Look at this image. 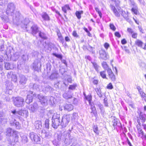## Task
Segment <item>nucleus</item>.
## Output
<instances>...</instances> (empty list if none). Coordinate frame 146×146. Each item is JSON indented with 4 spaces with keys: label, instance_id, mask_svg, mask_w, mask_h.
Here are the masks:
<instances>
[{
    "label": "nucleus",
    "instance_id": "obj_31",
    "mask_svg": "<svg viewBox=\"0 0 146 146\" xmlns=\"http://www.w3.org/2000/svg\"><path fill=\"white\" fill-rule=\"evenodd\" d=\"M143 43L139 39H137L135 42V44L136 45L139 47H142V46Z\"/></svg>",
    "mask_w": 146,
    "mask_h": 146
},
{
    "label": "nucleus",
    "instance_id": "obj_7",
    "mask_svg": "<svg viewBox=\"0 0 146 146\" xmlns=\"http://www.w3.org/2000/svg\"><path fill=\"white\" fill-rule=\"evenodd\" d=\"M30 137L32 141L35 143L40 144V138L37 135L33 132H31L29 134Z\"/></svg>",
    "mask_w": 146,
    "mask_h": 146
},
{
    "label": "nucleus",
    "instance_id": "obj_34",
    "mask_svg": "<svg viewBox=\"0 0 146 146\" xmlns=\"http://www.w3.org/2000/svg\"><path fill=\"white\" fill-rule=\"evenodd\" d=\"M70 9V7L68 5H66L62 7V10L64 12L65 14L67 13V10Z\"/></svg>",
    "mask_w": 146,
    "mask_h": 146
},
{
    "label": "nucleus",
    "instance_id": "obj_51",
    "mask_svg": "<svg viewBox=\"0 0 146 146\" xmlns=\"http://www.w3.org/2000/svg\"><path fill=\"white\" fill-rule=\"evenodd\" d=\"M110 27L111 29L113 31H115L116 30V27L113 23H110Z\"/></svg>",
    "mask_w": 146,
    "mask_h": 146
},
{
    "label": "nucleus",
    "instance_id": "obj_57",
    "mask_svg": "<svg viewBox=\"0 0 146 146\" xmlns=\"http://www.w3.org/2000/svg\"><path fill=\"white\" fill-rule=\"evenodd\" d=\"M107 88L110 89H111L113 88V87L111 83H110L107 86Z\"/></svg>",
    "mask_w": 146,
    "mask_h": 146
},
{
    "label": "nucleus",
    "instance_id": "obj_6",
    "mask_svg": "<svg viewBox=\"0 0 146 146\" xmlns=\"http://www.w3.org/2000/svg\"><path fill=\"white\" fill-rule=\"evenodd\" d=\"M70 115H63L60 122V125L62 127H65L68 125L70 121Z\"/></svg>",
    "mask_w": 146,
    "mask_h": 146
},
{
    "label": "nucleus",
    "instance_id": "obj_4",
    "mask_svg": "<svg viewBox=\"0 0 146 146\" xmlns=\"http://www.w3.org/2000/svg\"><path fill=\"white\" fill-rule=\"evenodd\" d=\"M70 130H69L68 132H64V136L65 140V143L66 145H69L73 141L75 140V138L70 135Z\"/></svg>",
    "mask_w": 146,
    "mask_h": 146
},
{
    "label": "nucleus",
    "instance_id": "obj_61",
    "mask_svg": "<svg viewBox=\"0 0 146 146\" xmlns=\"http://www.w3.org/2000/svg\"><path fill=\"white\" fill-rule=\"evenodd\" d=\"M7 2L5 0H0V5L2 6Z\"/></svg>",
    "mask_w": 146,
    "mask_h": 146
},
{
    "label": "nucleus",
    "instance_id": "obj_23",
    "mask_svg": "<svg viewBox=\"0 0 146 146\" xmlns=\"http://www.w3.org/2000/svg\"><path fill=\"white\" fill-rule=\"evenodd\" d=\"M137 131L139 134L138 137H140L141 136L140 135H141V137L143 139L146 138V134L144 133L142 129H138Z\"/></svg>",
    "mask_w": 146,
    "mask_h": 146
},
{
    "label": "nucleus",
    "instance_id": "obj_54",
    "mask_svg": "<svg viewBox=\"0 0 146 146\" xmlns=\"http://www.w3.org/2000/svg\"><path fill=\"white\" fill-rule=\"evenodd\" d=\"M95 9L96 11L98 13L100 17L101 18L102 17V14L101 12L99 10V9L97 7H95Z\"/></svg>",
    "mask_w": 146,
    "mask_h": 146
},
{
    "label": "nucleus",
    "instance_id": "obj_12",
    "mask_svg": "<svg viewBox=\"0 0 146 146\" xmlns=\"http://www.w3.org/2000/svg\"><path fill=\"white\" fill-rule=\"evenodd\" d=\"M37 97L42 104H47V99L46 97H44L41 94H38L37 95Z\"/></svg>",
    "mask_w": 146,
    "mask_h": 146
},
{
    "label": "nucleus",
    "instance_id": "obj_37",
    "mask_svg": "<svg viewBox=\"0 0 146 146\" xmlns=\"http://www.w3.org/2000/svg\"><path fill=\"white\" fill-rule=\"evenodd\" d=\"M102 66L104 68L105 70H107L109 68L108 65L106 62H103L102 63Z\"/></svg>",
    "mask_w": 146,
    "mask_h": 146
},
{
    "label": "nucleus",
    "instance_id": "obj_58",
    "mask_svg": "<svg viewBox=\"0 0 146 146\" xmlns=\"http://www.w3.org/2000/svg\"><path fill=\"white\" fill-rule=\"evenodd\" d=\"M107 99L106 98H105L104 100V105L105 106L108 107V104L107 102Z\"/></svg>",
    "mask_w": 146,
    "mask_h": 146
},
{
    "label": "nucleus",
    "instance_id": "obj_22",
    "mask_svg": "<svg viewBox=\"0 0 146 146\" xmlns=\"http://www.w3.org/2000/svg\"><path fill=\"white\" fill-rule=\"evenodd\" d=\"M59 77V74L57 72H55L52 73L49 77V79L52 80L55 79H57Z\"/></svg>",
    "mask_w": 146,
    "mask_h": 146
},
{
    "label": "nucleus",
    "instance_id": "obj_28",
    "mask_svg": "<svg viewBox=\"0 0 146 146\" xmlns=\"http://www.w3.org/2000/svg\"><path fill=\"white\" fill-rule=\"evenodd\" d=\"M78 113L76 112H74L72 114L71 117V120L72 121H74L75 120H77L78 119Z\"/></svg>",
    "mask_w": 146,
    "mask_h": 146
},
{
    "label": "nucleus",
    "instance_id": "obj_29",
    "mask_svg": "<svg viewBox=\"0 0 146 146\" xmlns=\"http://www.w3.org/2000/svg\"><path fill=\"white\" fill-rule=\"evenodd\" d=\"M5 68L7 70L12 69L13 67L11 66V64L9 62H6L5 63Z\"/></svg>",
    "mask_w": 146,
    "mask_h": 146
},
{
    "label": "nucleus",
    "instance_id": "obj_48",
    "mask_svg": "<svg viewBox=\"0 0 146 146\" xmlns=\"http://www.w3.org/2000/svg\"><path fill=\"white\" fill-rule=\"evenodd\" d=\"M92 63L93 64V65L94 67V68L95 69L96 71H98V68L99 67L98 66L97 64V63L94 62H92Z\"/></svg>",
    "mask_w": 146,
    "mask_h": 146
},
{
    "label": "nucleus",
    "instance_id": "obj_49",
    "mask_svg": "<svg viewBox=\"0 0 146 146\" xmlns=\"http://www.w3.org/2000/svg\"><path fill=\"white\" fill-rule=\"evenodd\" d=\"M109 77L112 81H114L115 80V76L113 73L109 75Z\"/></svg>",
    "mask_w": 146,
    "mask_h": 146
},
{
    "label": "nucleus",
    "instance_id": "obj_10",
    "mask_svg": "<svg viewBox=\"0 0 146 146\" xmlns=\"http://www.w3.org/2000/svg\"><path fill=\"white\" fill-rule=\"evenodd\" d=\"M33 68L36 71H38L41 67L40 61L37 59L35 60L32 64Z\"/></svg>",
    "mask_w": 146,
    "mask_h": 146
},
{
    "label": "nucleus",
    "instance_id": "obj_3",
    "mask_svg": "<svg viewBox=\"0 0 146 146\" xmlns=\"http://www.w3.org/2000/svg\"><path fill=\"white\" fill-rule=\"evenodd\" d=\"M16 6L13 2H9L7 5V8L6 10V13L8 15L14 16V12L15 10Z\"/></svg>",
    "mask_w": 146,
    "mask_h": 146
},
{
    "label": "nucleus",
    "instance_id": "obj_21",
    "mask_svg": "<svg viewBox=\"0 0 146 146\" xmlns=\"http://www.w3.org/2000/svg\"><path fill=\"white\" fill-rule=\"evenodd\" d=\"M0 121L2 124L5 123L6 122V119L4 113L0 111Z\"/></svg>",
    "mask_w": 146,
    "mask_h": 146
},
{
    "label": "nucleus",
    "instance_id": "obj_42",
    "mask_svg": "<svg viewBox=\"0 0 146 146\" xmlns=\"http://www.w3.org/2000/svg\"><path fill=\"white\" fill-rule=\"evenodd\" d=\"M130 1V4L133 6V7L137 8V6L133 0H129Z\"/></svg>",
    "mask_w": 146,
    "mask_h": 146
},
{
    "label": "nucleus",
    "instance_id": "obj_27",
    "mask_svg": "<svg viewBox=\"0 0 146 146\" xmlns=\"http://www.w3.org/2000/svg\"><path fill=\"white\" fill-rule=\"evenodd\" d=\"M35 126L36 128L37 129H41L42 127V123L40 121H37L35 122Z\"/></svg>",
    "mask_w": 146,
    "mask_h": 146
},
{
    "label": "nucleus",
    "instance_id": "obj_60",
    "mask_svg": "<svg viewBox=\"0 0 146 146\" xmlns=\"http://www.w3.org/2000/svg\"><path fill=\"white\" fill-rule=\"evenodd\" d=\"M107 70L109 76L112 74L113 73L112 72L111 69L110 68L108 69Z\"/></svg>",
    "mask_w": 146,
    "mask_h": 146
},
{
    "label": "nucleus",
    "instance_id": "obj_13",
    "mask_svg": "<svg viewBox=\"0 0 146 146\" xmlns=\"http://www.w3.org/2000/svg\"><path fill=\"white\" fill-rule=\"evenodd\" d=\"M117 9L120 12H121V15L124 18H125L127 21L129 22V19L128 17V12L126 13L124 11H122V10L121 9L120 7H119L117 8Z\"/></svg>",
    "mask_w": 146,
    "mask_h": 146
},
{
    "label": "nucleus",
    "instance_id": "obj_45",
    "mask_svg": "<svg viewBox=\"0 0 146 146\" xmlns=\"http://www.w3.org/2000/svg\"><path fill=\"white\" fill-rule=\"evenodd\" d=\"M77 86V85L76 84H74L73 85H70L68 88V89L70 90H74Z\"/></svg>",
    "mask_w": 146,
    "mask_h": 146
},
{
    "label": "nucleus",
    "instance_id": "obj_44",
    "mask_svg": "<svg viewBox=\"0 0 146 146\" xmlns=\"http://www.w3.org/2000/svg\"><path fill=\"white\" fill-rule=\"evenodd\" d=\"M93 130L94 132L97 134H98L99 133V131L98 129V127L96 125H94L93 127Z\"/></svg>",
    "mask_w": 146,
    "mask_h": 146
},
{
    "label": "nucleus",
    "instance_id": "obj_35",
    "mask_svg": "<svg viewBox=\"0 0 146 146\" xmlns=\"http://www.w3.org/2000/svg\"><path fill=\"white\" fill-rule=\"evenodd\" d=\"M39 36L41 38L44 39H46L47 37L46 35L44 33L42 32L41 31H39Z\"/></svg>",
    "mask_w": 146,
    "mask_h": 146
},
{
    "label": "nucleus",
    "instance_id": "obj_24",
    "mask_svg": "<svg viewBox=\"0 0 146 146\" xmlns=\"http://www.w3.org/2000/svg\"><path fill=\"white\" fill-rule=\"evenodd\" d=\"M139 118L141 120V122L144 123L146 120V115L142 112H141L139 115Z\"/></svg>",
    "mask_w": 146,
    "mask_h": 146
},
{
    "label": "nucleus",
    "instance_id": "obj_52",
    "mask_svg": "<svg viewBox=\"0 0 146 146\" xmlns=\"http://www.w3.org/2000/svg\"><path fill=\"white\" fill-rule=\"evenodd\" d=\"M53 55L55 57H56L59 58L61 59L62 58V55L61 54H58L56 53H54L53 54Z\"/></svg>",
    "mask_w": 146,
    "mask_h": 146
},
{
    "label": "nucleus",
    "instance_id": "obj_41",
    "mask_svg": "<svg viewBox=\"0 0 146 146\" xmlns=\"http://www.w3.org/2000/svg\"><path fill=\"white\" fill-rule=\"evenodd\" d=\"M98 106L100 110L102 112L104 113V109L103 106L100 103H98Z\"/></svg>",
    "mask_w": 146,
    "mask_h": 146
},
{
    "label": "nucleus",
    "instance_id": "obj_38",
    "mask_svg": "<svg viewBox=\"0 0 146 146\" xmlns=\"http://www.w3.org/2000/svg\"><path fill=\"white\" fill-rule=\"evenodd\" d=\"M60 114H58L57 113H55L53 115L52 119H60Z\"/></svg>",
    "mask_w": 146,
    "mask_h": 146
},
{
    "label": "nucleus",
    "instance_id": "obj_46",
    "mask_svg": "<svg viewBox=\"0 0 146 146\" xmlns=\"http://www.w3.org/2000/svg\"><path fill=\"white\" fill-rule=\"evenodd\" d=\"M112 1H114L115 4V6L117 7V8L118 7L120 4V1L119 0H111Z\"/></svg>",
    "mask_w": 146,
    "mask_h": 146
},
{
    "label": "nucleus",
    "instance_id": "obj_18",
    "mask_svg": "<svg viewBox=\"0 0 146 146\" xmlns=\"http://www.w3.org/2000/svg\"><path fill=\"white\" fill-rule=\"evenodd\" d=\"M110 6L115 16L117 17H119L120 16L119 13L120 12L118 10H117V9H116L115 7L112 5H110Z\"/></svg>",
    "mask_w": 146,
    "mask_h": 146
},
{
    "label": "nucleus",
    "instance_id": "obj_1",
    "mask_svg": "<svg viewBox=\"0 0 146 146\" xmlns=\"http://www.w3.org/2000/svg\"><path fill=\"white\" fill-rule=\"evenodd\" d=\"M14 23L17 25H24V27L27 28V24L29 22V20L28 18L24 19L23 16L21 15L19 11H16L15 15L13 17Z\"/></svg>",
    "mask_w": 146,
    "mask_h": 146
},
{
    "label": "nucleus",
    "instance_id": "obj_36",
    "mask_svg": "<svg viewBox=\"0 0 146 146\" xmlns=\"http://www.w3.org/2000/svg\"><path fill=\"white\" fill-rule=\"evenodd\" d=\"M96 90L98 95L99 96V97L100 98H101L102 96V94L100 88H96Z\"/></svg>",
    "mask_w": 146,
    "mask_h": 146
},
{
    "label": "nucleus",
    "instance_id": "obj_56",
    "mask_svg": "<svg viewBox=\"0 0 146 146\" xmlns=\"http://www.w3.org/2000/svg\"><path fill=\"white\" fill-rule=\"evenodd\" d=\"M64 135L63 136L61 134H59L58 135V139L59 141H60L62 139H63V137H64Z\"/></svg>",
    "mask_w": 146,
    "mask_h": 146
},
{
    "label": "nucleus",
    "instance_id": "obj_53",
    "mask_svg": "<svg viewBox=\"0 0 146 146\" xmlns=\"http://www.w3.org/2000/svg\"><path fill=\"white\" fill-rule=\"evenodd\" d=\"M137 8H135V7H133L131 9V11L132 12H133L135 14H137Z\"/></svg>",
    "mask_w": 146,
    "mask_h": 146
},
{
    "label": "nucleus",
    "instance_id": "obj_26",
    "mask_svg": "<svg viewBox=\"0 0 146 146\" xmlns=\"http://www.w3.org/2000/svg\"><path fill=\"white\" fill-rule=\"evenodd\" d=\"M41 17L44 21H49L50 20V17L46 13L43 12L41 14Z\"/></svg>",
    "mask_w": 146,
    "mask_h": 146
},
{
    "label": "nucleus",
    "instance_id": "obj_14",
    "mask_svg": "<svg viewBox=\"0 0 146 146\" xmlns=\"http://www.w3.org/2000/svg\"><path fill=\"white\" fill-rule=\"evenodd\" d=\"M52 125L54 129H57L60 124V119H52Z\"/></svg>",
    "mask_w": 146,
    "mask_h": 146
},
{
    "label": "nucleus",
    "instance_id": "obj_5",
    "mask_svg": "<svg viewBox=\"0 0 146 146\" xmlns=\"http://www.w3.org/2000/svg\"><path fill=\"white\" fill-rule=\"evenodd\" d=\"M13 101L14 105L18 107H22L24 105V100L21 97L13 98Z\"/></svg>",
    "mask_w": 146,
    "mask_h": 146
},
{
    "label": "nucleus",
    "instance_id": "obj_50",
    "mask_svg": "<svg viewBox=\"0 0 146 146\" xmlns=\"http://www.w3.org/2000/svg\"><path fill=\"white\" fill-rule=\"evenodd\" d=\"M22 142L23 143H27L28 141L27 137L26 136L23 137L22 139Z\"/></svg>",
    "mask_w": 146,
    "mask_h": 146
},
{
    "label": "nucleus",
    "instance_id": "obj_64",
    "mask_svg": "<svg viewBox=\"0 0 146 146\" xmlns=\"http://www.w3.org/2000/svg\"><path fill=\"white\" fill-rule=\"evenodd\" d=\"M65 72V69L64 68H62L60 70V72L62 75H63Z\"/></svg>",
    "mask_w": 146,
    "mask_h": 146
},
{
    "label": "nucleus",
    "instance_id": "obj_59",
    "mask_svg": "<svg viewBox=\"0 0 146 146\" xmlns=\"http://www.w3.org/2000/svg\"><path fill=\"white\" fill-rule=\"evenodd\" d=\"M129 105L132 108H135L134 104L133 102H129Z\"/></svg>",
    "mask_w": 146,
    "mask_h": 146
},
{
    "label": "nucleus",
    "instance_id": "obj_30",
    "mask_svg": "<svg viewBox=\"0 0 146 146\" xmlns=\"http://www.w3.org/2000/svg\"><path fill=\"white\" fill-rule=\"evenodd\" d=\"M83 12L82 11H76V12L75 14L77 18L78 19H80L81 17V15L83 14Z\"/></svg>",
    "mask_w": 146,
    "mask_h": 146
},
{
    "label": "nucleus",
    "instance_id": "obj_43",
    "mask_svg": "<svg viewBox=\"0 0 146 146\" xmlns=\"http://www.w3.org/2000/svg\"><path fill=\"white\" fill-rule=\"evenodd\" d=\"M100 76L102 77L103 78L107 79L106 77V74L105 71L101 72L100 73Z\"/></svg>",
    "mask_w": 146,
    "mask_h": 146
},
{
    "label": "nucleus",
    "instance_id": "obj_16",
    "mask_svg": "<svg viewBox=\"0 0 146 146\" xmlns=\"http://www.w3.org/2000/svg\"><path fill=\"white\" fill-rule=\"evenodd\" d=\"M31 33L34 36H35L36 34L39 32V29L38 27L36 25H33L31 27Z\"/></svg>",
    "mask_w": 146,
    "mask_h": 146
},
{
    "label": "nucleus",
    "instance_id": "obj_20",
    "mask_svg": "<svg viewBox=\"0 0 146 146\" xmlns=\"http://www.w3.org/2000/svg\"><path fill=\"white\" fill-rule=\"evenodd\" d=\"M63 98L66 99L71 98L72 97V94L70 90L66 92L63 95Z\"/></svg>",
    "mask_w": 146,
    "mask_h": 146
},
{
    "label": "nucleus",
    "instance_id": "obj_15",
    "mask_svg": "<svg viewBox=\"0 0 146 146\" xmlns=\"http://www.w3.org/2000/svg\"><path fill=\"white\" fill-rule=\"evenodd\" d=\"M10 124L11 126L15 127L17 129H20L21 126L19 122L14 119L13 121H10Z\"/></svg>",
    "mask_w": 146,
    "mask_h": 146
},
{
    "label": "nucleus",
    "instance_id": "obj_47",
    "mask_svg": "<svg viewBox=\"0 0 146 146\" xmlns=\"http://www.w3.org/2000/svg\"><path fill=\"white\" fill-rule=\"evenodd\" d=\"M45 127L48 129L49 128V120L48 119H46L45 121Z\"/></svg>",
    "mask_w": 146,
    "mask_h": 146
},
{
    "label": "nucleus",
    "instance_id": "obj_40",
    "mask_svg": "<svg viewBox=\"0 0 146 146\" xmlns=\"http://www.w3.org/2000/svg\"><path fill=\"white\" fill-rule=\"evenodd\" d=\"M89 105L91 106V108L92 110L91 113H93L94 114L96 112V110L95 106L92 105L91 102V104Z\"/></svg>",
    "mask_w": 146,
    "mask_h": 146
},
{
    "label": "nucleus",
    "instance_id": "obj_2",
    "mask_svg": "<svg viewBox=\"0 0 146 146\" xmlns=\"http://www.w3.org/2000/svg\"><path fill=\"white\" fill-rule=\"evenodd\" d=\"M7 135L13 137V140L14 142H17L19 140L18 132L14 131L11 128H8L6 131Z\"/></svg>",
    "mask_w": 146,
    "mask_h": 146
},
{
    "label": "nucleus",
    "instance_id": "obj_55",
    "mask_svg": "<svg viewBox=\"0 0 146 146\" xmlns=\"http://www.w3.org/2000/svg\"><path fill=\"white\" fill-rule=\"evenodd\" d=\"M139 92L141 94V96L142 98H146V95L145 93H144L142 91H139Z\"/></svg>",
    "mask_w": 146,
    "mask_h": 146
},
{
    "label": "nucleus",
    "instance_id": "obj_32",
    "mask_svg": "<svg viewBox=\"0 0 146 146\" xmlns=\"http://www.w3.org/2000/svg\"><path fill=\"white\" fill-rule=\"evenodd\" d=\"M30 87L31 86L33 87V88L34 90H39L40 86L37 84H31L30 85Z\"/></svg>",
    "mask_w": 146,
    "mask_h": 146
},
{
    "label": "nucleus",
    "instance_id": "obj_17",
    "mask_svg": "<svg viewBox=\"0 0 146 146\" xmlns=\"http://www.w3.org/2000/svg\"><path fill=\"white\" fill-rule=\"evenodd\" d=\"M38 105L36 102H35L33 104L29 106V109L32 112H34L38 108Z\"/></svg>",
    "mask_w": 146,
    "mask_h": 146
},
{
    "label": "nucleus",
    "instance_id": "obj_9",
    "mask_svg": "<svg viewBox=\"0 0 146 146\" xmlns=\"http://www.w3.org/2000/svg\"><path fill=\"white\" fill-rule=\"evenodd\" d=\"M99 53L100 56L99 58L102 59L106 60L108 59L109 57L108 55L105 51V50L103 49H101L99 50Z\"/></svg>",
    "mask_w": 146,
    "mask_h": 146
},
{
    "label": "nucleus",
    "instance_id": "obj_19",
    "mask_svg": "<svg viewBox=\"0 0 146 146\" xmlns=\"http://www.w3.org/2000/svg\"><path fill=\"white\" fill-rule=\"evenodd\" d=\"M33 92L32 91H30L29 93L31 94V95L29 94H28L27 96V99L26 100L25 102L27 104H29L32 102L33 101V97L32 95L33 94Z\"/></svg>",
    "mask_w": 146,
    "mask_h": 146
},
{
    "label": "nucleus",
    "instance_id": "obj_11",
    "mask_svg": "<svg viewBox=\"0 0 146 146\" xmlns=\"http://www.w3.org/2000/svg\"><path fill=\"white\" fill-rule=\"evenodd\" d=\"M19 84L23 86L26 84L28 79L25 76L21 74L19 76Z\"/></svg>",
    "mask_w": 146,
    "mask_h": 146
},
{
    "label": "nucleus",
    "instance_id": "obj_8",
    "mask_svg": "<svg viewBox=\"0 0 146 146\" xmlns=\"http://www.w3.org/2000/svg\"><path fill=\"white\" fill-rule=\"evenodd\" d=\"M12 113L16 117H19L18 115H21L25 117H27L28 116V112L26 110H20L17 111L16 110L11 111Z\"/></svg>",
    "mask_w": 146,
    "mask_h": 146
},
{
    "label": "nucleus",
    "instance_id": "obj_33",
    "mask_svg": "<svg viewBox=\"0 0 146 146\" xmlns=\"http://www.w3.org/2000/svg\"><path fill=\"white\" fill-rule=\"evenodd\" d=\"M112 122L113 123V125L114 128L116 127V126L117 125L118 126H119L121 125L120 123H118L117 119L116 118H114L112 121Z\"/></svg>",
    "mask_w": 146,
    "mask_h": 146
},
{
    "label": "nucleus",
    "instance_id": "obj_39",
    "mask_svg": "<svg viewBox=\"0 0 146 146\" xmlns=\"http://www.w3.org/2000/svg\"><path fill=\"white\" fill-rule=\"evenodd\" d=\"M86 97V98H85L88 101L89 104H91V101L92 99V96L90 95H88Z\"/></svg>",
    "mask_w": 146,
    "mask_h": 146
},
{
    "label": "nucleus",
    "instance_id": "obj_62",
    "mask_svg": "<svg viewBox=\"0 0 146 146\" xmlns=\"http://www.w3.org/2000/svg\"><path fill=\"white\" fill-rule=\"evenodd\" d=\"M104 46L106 49H107L110 46V45L108 43L106 42L104 44Z\"/></svg>",
    "mask_w": 146,
    "mask_h": 146
},
{
    "label": "nucleus",
    "instance_id": "obj_63",
    "mask_svg": "<svg viewBox=\"0 0 146 146\" xmlns=\"http://www.w3.org/2000/svg\"><path fill=\"white\" fill-rule=\"evenodd\" d=\"M115 36L120 38L121 36V35L120 34L119 32H116L115 33Z\"/></svg>",
    "mask_w": 146,
    "mask_h": 146
},
{
    "label": "nucleus",
    "instance_id": "obj_25",
    "mask_svg": "<svg viewBox=\"0 0 146 146\" xmlns=\"http://www.w3.org/2000/svg\"><path fill=\"white\" fill-rule=\"evenodd\" d=\"M65 110L70 111L72 110L74 108L73 106L71 104H66L64 106Z\"/></svg>",
    "mask_w": 146,
    "mask_h": 146
}]
</instances>
